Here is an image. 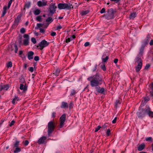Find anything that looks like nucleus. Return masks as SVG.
Instances as JSON below:
<instances>
[{
  "label": "nucleus",
  "instance_id": "obj_1",
  "mask_svg": "<svg viewBox=\"0 0 153 153\" xmlns=\"http://www.w3.org/2000/svg\"><path fill=\"white\" fill-rule=\"evenodd\" d=\"M88 81L90 82L92 87H95L97 92L101 94H104L105 91L103 88H101L99 85L102 83V78L98 73L94 75L91 76L87 78Z\"/></svg>",
  "mask_w": 153,
  "mask_h": 153
},
{
  "label": "nucleus",
  "instance_id": "obj_2",
  "mask_svg": "<svg viewBox=\"0 0 153 153\" xmlns=\"http://www.w3.org/2000/svg\"><path fill=\"white\" fill-rule=\"evenodd\" d=\"M137 114L140 118L142 119L147 115H149L151 117H153V112L151 111V108L149 106H146L141 109H139Z\"/></svg>",
  "mask_w": 153,
  "mask_h": 153
},
{
  "label": "nucleus",
  "instance_id": "obj_3",
  "mask_svg": "<svg viewBox=\"0 0 153 153\" xmlns=\"http://www.w3.org/2000/svg\"><path fill=\"white\" fill-rule=\"evenodd\" d=\"M144 50V47H142L140 50V51L135 59V64H137L138 65L135 68L136 71L138 72L141 69L142 66L143 61L141 58L143 55V53Z\"/></svg>",
  "mask_w": 153,
  "mask_h": 153
},
{
  "label": "nucleus",
  "instance_id": "obj_4",
  "mask_svg": "<svg viewBox=\"0 0 153 153\" xmlns=\"http://www.w3.org/2000/svg\"><path fill=\"white\" fill-rule=\"evenodd\" d=\"M57 123L54 121H50L48 125V136H50L54 131Z\"/></svg>",
  "mask_w": 153,
  "mask_h": 153
},
{
  "label": "nucleus",
  "instance_id": "obj_5",
  "mask_svg": "<svg viewBox=\"0 0 153 153\" xmlns=\"http://www.w3.org/2000/svg\"><path fill=\"white\" fill-rule=\"evenodd\" d=\"M107 12V13L104 15L106 19L109 20L114 18V11L113 8L108 9Z\"/></svg>",
  "mask_w": 153,
  "mask_h": 153
},
{
  "label": "nucleus",
  "instance_id": "obj_6",
  "mask_svg": "<svg viewBox=\"0 0 153 153\" xmlns=\"http://www.w3.org/2000/svg\"><path fill=\"white\" fill-rule=\"evenodd\" d=\"M72 5L70 3H59L57 5L58 8L60 10L67 9L70 10L71 8Z\"/></svg>",
  "mask_w": 153,
  "mask_h": 153
},
{
  "label": "nucleus",
  "instance_id": "obj_7",
  "mask_svg": "<svg viewBox=\"0 0 153 153\" xmlns=\"http://www.w3.org/2000/svg\"><path fill=\"white\" fill-rule=\"evenodd\" d=\"M49 43L45 40H42L41 42L36 46L37 48L39 50H42L44 48L47 46Z\"/></svg>",
  "mask_w": 153,
  "mask_h": 153
},
{
  "label": "nucleus",
  "instance_id": "obj_8",
  "mask_svg": "<svg viewBox=\"0 0 153 153\" xmlns=\"http://www.w3.org/2000/svg\"><path fill=\"white\" fill-rule=\"evenodd\" d=\"M56 8V6L55 5V4L51 3L49 6V9L50 14H48V16H52L55 13Z\"/></svg>",
  "mask_w": 153,
  "mask_h": 153
},
{
  "label": "nucleus",
  "instance_id": "obj_9",
  "mask_svg": "<svg viewBox=\"0 0 153 153\" xmlns=\"http://www.w3.org/2000/svg\"><path fill=\"white\" fill-rule=\"evenodd\" d=\"M25 39L23 40V45L25 46L29 45V36L28 34H25L23 36Z\"/></svg>",
  "mask_w": 153,
  "mask_h": 153
},
{
  "label": "nucleus",
  "instance_id": "obj_10",
  "mask_svg": "<svg viewBox=\"0 0 153 153\" xmlns=\"http://www.w3.org/2000/svg\"><path fill=\"white\" fill-rule=\"evenodd\" d=\"M66 115L65 114H63L60 118V124L59 125V128H61L64 125V123L65 120Z\"/></svg>",
  "mask_w": 153,
  "mask_h": 153
},
{
  "label": "nucleus",
  "instance_id": "obj_11",
  "mask_svg": "<svg viewBox=\"0 0 153 153\" xmlns=\"http://www.w3.org/2000/svg\"><path fill=\"white\" fill-rule=\"evenodd\" d=\"M47 1H44V0H42V1H38L37 4L38 7H41L47 5Z\"/></svg>",
  "mask_w": 153,
  "mask_h": 153
},
{
  "label": "nucleus",
  "instance_id": "obj_12",
  "mask_svg": "<svg viewBox=\"0 0 153 153\" xmlns=\"http://www.w3.org/2000/svg\"><path fill=\"white\" fill-rule=\"evenodd\" d=\"M21 16L20 15L18 16L17 18L15 19V20L14 22V25L17 26L19 24L21 20Z\"/></svg>",
  "mask_w": 153,
  "mask_h": 153
},
{
  "label": "nucleus",
  "instance_id": "obj_13",
  "mask_svg": "<svg viewBox=\"0 0 153 153\" xmlns=\"http://www.w3.org/2000/svg\"><path fill=\"white\" fill-rule=\"evenodd\" d=\"M46 139L47 138L46 137L44 136L42 137L39 139L37 142L39 144H42L44 142Z\"/></svg>",
  "mask_w": 153,
  "mask_h": 153
},
{
  "label": "nucleus",
  "instance_id": "obj_14",
  "mask_svg": "<svg viewBox=\"0 0 153 153\" xmlns=\"http://www.w3.org/2000/svg\"><path fill=\"white\" fill-rule=\"evenodd\" d=\"M34 54V53L32 51H30L27 53V57L29 60H31L33 59V56Z\"/></svg>",
  "mask_w": 153,
  "mask_h": 153
},
{
  "label": "nucleus",
  "instance_id": "obj_15",
  "mask_svg": "<svg viewBox=\"0 0 153 153\" xmlns=\"http://www.w3.org/2000/svg\"><path fill=\"white\" fill-rule=\"evenodd\" d=\"M8 9V8H7V6H4L3 9V11L2 12V14H1V16L3 17L5 15V14L7 13V10Z\"/></svg>",
  "mask_w": 153,
  "mask_h": 153
},
{
  "label": "nucleus",
  "instance_id": "obj_16",
  "mask_svg": "<svg viewBox=\"0 0 153 153\" xmlns=\"http://www.w3.org/2000/svg\"><path fill=\"white\" fill-rule=\"evenodd\" d=\"M60 107L62 108H68V105L67 102H62V105H61Z\"/></svg>",
  "mask_w": 153,
  "mask_h": 153
},
{
  "label": "nucleus",
  "instance_id": "obj_17",
  "mask_svg": "<svg viewBox=\"0 0 153 153\" xmlns=\"http://www.w3.org/2000/svg\"><path fill=\"white\" fill-rule=\"evenodd\" d=\"M145 146V144L143 143L139 146L138 147L137 149L139 151H142L144 149Z\"/></svg>",
  "mask_w": 153,
  "mask_h": 153
},
{
  "label": "nucleus",
  "instance_id": "obj_18",
  "mask_svg": "<svg viewBox=\"0 0 153 153\" xmlns=\"http://www.w3.org/2000/svg\"><path fill=\"white\" fill-rule=\"evenodd\" d=\"M19 88L21 90H23L24 91H26L27 89V88L26 85L24 86L22 84H20Z\"/></svg>",
  "mask_w": 153,
  "mask_h": 153
},
{
  "label": "nucleus",
  "instance_id": "obj_19",
  "mask_svg": "<svg viewBox=\"0 0 153 153\" xmlns=\"http://www.w3.org/2000/svg\"><path fill=\"white\" fill-rule=\"evenodd\" d=\"M19 100V98L17 96H15L12 101V103L13 104H15Z\"/></svg>",
  "mask_w": 153,
  "mask_h": 153
},
{
  "label": "nucleus",
  "instance_id": "obj_20",
  "mask_svg": "<svg viewBox=\"0 0 153 153\" xmlns=\"http://www.w3.org/2000/svg\"><path fill=\"white\" fill-rule=\"evenodd\" d=\"M41 10L39 9L35 10L34 11L33 13L35 15H38L41 13Z\"/></svg>",
  "mask_w": 153,
  "mask_h": 153
},
{
  "label": "nucleus",
  "instance_id": "obj_21",
  "mask_svg": "<svg viewBox=\"0 0 153 153\" xmlns=\"http://www.w3.org/2000/svg\"><path fill=\"white\" fill-rule=\"evenodd\" d=\"M136 16V13L135 12H133V13H131L130 16L129 18L130 19H133L134 18H135Z\"/></svg>",
  "mask_w": 153,
  "mask_h": 153
},
{
  "label": "nucleus",
  "instance_id": "obj_22",
  "mask_svg": "<svg viewBox=\"0 0 153 153\" xmlns=\"http://www.w3.org/2000/svg\"><path fill=\"white\" fill-rule=\"evenodd\" d=\"M150 39V35H148L145 39V44H147L149 42Z\"/></svg>",
  "mask_w": 153,
  "mask_h": 153
},
{
  "label": "nucleus",
  "instance_id": "obj_23",
  "mask_svg": "<svg viewBox=\"0 0 153 153\" xmlns=\"http://www.w3.org/2000/svg\"><path fill=\"white\" fill-rule=\"evenodd\" d=\"M31 5V3L30 2H26L25 5V7L27 8H29Z\"/></svg>",
  "mask_w": 153,
  "mask_h": 153
},
{
  "label": "nucleus",
  "instance_id": "obj_24",
  "mask_svg": "<svg viewBox=\"0 0 153 153\" xmlns=\"http://www.w3.org/2000/svg\"><path fill=\"white\" fill-rule=\"evenodd\" d=\"M53 20V19L51 17H48L46 19V22H50V23L52 22Z\"/></svg>",
  "mask_w": 153,
  "mask_h": 153
},
{
  "label": "nucleus",
  "instance_id": "obj_25",
  "mask_svg": "<svg viewBox=\"0 0 153 153\" xmlns=\"http://www.w3.org/2000/svg\"><path fill=\"white\" fill-rule=\"evenodd\" d=\"M7 67L8 68H11L12 66V63L11 62H9L6 64Z\"/></svg>",
  "mask_w": 153,
  "mask_h": 153
},
{
  "label": "nucleus",
  "instance_id": "obj_26",
  "mask_svg": "<svg viewBox=\"0 0 153 153\" xmlns=\"http://www.w3.org/2000/svg\"><path fill=\"white\" fill-rule=\"evenodd\" d=\"M59 70L58 69H57L56 70L53 74H54L56 76H58L59 73Z\"/></svg>",
  "mask_w": 153,
  "mask_h": 153
},
{
  "label": "nucleus",
  "instance_id": "obj_27",
  "mask_svg": "<svg viewBox=\"0 0 153 153\" xmlns=\"http://www.w3.org/2000/svg\"><path fill=\"white\" fill-rule=\"evenodd\" d=\"M76 93V91L74 89H73L71 91L70 95L71 96H72L75 94Z\"/></svg>",
  "mask_w": 153,
  "mask_h": 153
},
{
  "label": "nucleus",
  "instance_id": "obj_28",
  "mask_svg": "<svg viewBox=\"0 0 153 153\" xmlns=\"http://www.w3.org/2000/svg\"><path fill=\"white\" fill-rule=\"evenodd\" d=\"M21 151V149L19 147H16L15 150L13 151V152L14 153H17L20 152Z\"/></svg>",
  "mask_w": 153,
  "mask_h": 153
},
{
  "label": "nucleus",
  "instance_id": "obj_29",
  "mask_svg": "<svg viewBox=\"0 0 153 153\" xmlns=\"http://www.w3.org/2000/svg\"><path fill=\"white\" fill-rule=\"evenodd\" d=\"M108 59V56H106L105 58H102V62H106Z\"/></svg>",
  "mask_w": 153,
  "mask_h": 153
},
{
  "label": "nucleus",
  "instance_id": "obj_30",
  "mask_svg": "<svg viewBox=\"0 0 153 153\" xmlns=\"http://www.w3.org/2000/svg\"><path fill=\"white\" fill-rule=\"evenodd\" d=\"M89 13V11L88 10H85L82 11L81 13V14L82 16L85 15Z\"/></svg>",
  "mask_w": 153,
  "mask_h": 153
},
{
  "label": "nucleus",
  "instance_id": "obj_31",
  "mask_svg": "<svg viewBox=\"0 0 153 153\" xmlns=\"http://www.w3.org/2000/svg\"><path fill=\"white\" fill-rule=\"evenodd\" d=\"M2 88H3L4 89H5L6 90L8 89L9 88V86L8 85H2Z\"/></svg>",
  "mask_w": 153,
  "mask_h": 153
},
{
  "label": "nucleus",
  "instance_id": "obj_32",
  "mask_svg": "<svg viewBox=\"0 0 153 153\" xmlns=\"http://www.w3.org/2000/svg\"><path fill=\"white\" fill-rule=\"evenodd\" d=\"M101 68L104 71L106 70V67L105 65L104 64L100 66Z\"/></svg>",
  "mask_w": 153,
  "mask_h": 153
},
{
  "label": "nucleus",
  "instance_id": "obj_33",
  "mask_svg": "<svg viewBox=\"0 0 153 153\" xmlns=\"http://www.w3.org/2000/svg\"><path fill=\"white\" fill-rule=\"evenodd\" d=\"M36 20L39 22L42 21V16H38L36 17Z\"/></svg>",
  "mask_w": 153,
  "mask_h": 153
},
{
  "label": "nucleus",
  "instance_id": "obj_34",
  "mask_svg": "<svg viewBox=\"0 0 153 153\" xmlns=\"http://www.w3.org/2000/svg\"><path fill=\"white\" fill-rule=\"evenodd\" d=\"M149 91L150 93V97L153 98V89H149Z\"/></svg>",
  "mask_w": 153,
  "mask_h": 153
},
{
  "label": "nucleus",
  "instance_id": "obj_35",
  "mask_svg": "<svg viewBox=\"0 0 153 153\" xmlns=\"http://www.w3.org/2000/svg\"><path fill=\"white\" fill-rule=\"evenodd\" d=\"M26 31L24 27H22L20 29V32L21 33H24Z\"/></svg>",
  "mask_w": 153,
  "mask_h": 153
},
{
  "label": "nucleus",
  "instance_id": "obj_36",
  "mask_svg": "<svg viewBox=\"0 0 153 153\" xmlns=\"http://www.w3.org/2000/svg\"><path fill=\"white\" fill-rule=\"evenodd\" d=\"M14 52L15 53H17L18 51V47L17 45H15L14 46Z\"/></svg>",
  "mask_w": 153,
  "mask_h": 153
},
{
  "label": "nucleus",
  "instance_id": "obj_37",
  "mask_svg": "<svg viewBox=\"0 0 153 153\" xmlns=\"http://www.w3.org/2000/svg\"><path fill=\"white\" fill-rule=\"evenodd\" d=\"M144 102L146 103L150 100V98L148 97H146L144 98Z\"/></svg>",
  "mask_w": 153,
  "mask_h": 153
},
{
  "label": "nucleus",
  "instance_id": "obj_38",
  "mask_svg": "<svg viewBox=\"0 0 153 153\" xmlns=\"http://www.w3.org/2000/svg\"><path fill=\"white\" fill-rule=\"evenodd\" d=\"M12 0H10L8 4L7 8L9 9L10 6V5L12 3Z\"/></svg>",
  "mask_w": 153,
  "mask_h": 153
},
{
  "label": "nucleus",
  "instance_id": "obj_39",
  "mask_svg": "<svg viewBox=\"0 0 153 153\" xmlns=\"http://www.w3.org/2000/svg\"><path fill=\"white\" fill-rule=\"evenodd\" d=\"M62 28V26L61 25H58L56 27V29H55V30H59Z\"/></svg>",
  "mask_w": 153,
  "mask_h": 153
},
{
  "label": "nucleus",
  "instance_id": "obj_40",
  "mask_svg": "<svg viewBox=\"0 0 153 153\" xmlns=\"http://www.w3.org/2000/svg\"><path fill=\"white\" fill-rule=\"evenodd\" d=\"M146 140L147 141H150L151 142L152 141V138L151 137H148L146 138Z\"/></svg>",
  "mask_w": 153,
  "mask_h": 153
},
{
  "label": "nucleus",
  "instance_id": "obj_41",
  "mask_svg": "<svg viewBox=\"0 0 153 153\" xmlns=\"http://www.w3.org/2000/svg\"><path fill=\"white\" fill-rule=\"evenodd\" d=\"M19 141H16L15 143L14 144V146L16 147H18L19 144Z\"/></svg>",
  "mask_w": 153,
  "mask_h": 153
},
{
  "label": "nucleus",
  "instance_id": "obj_42",
  "mask_svg": "<svg viewBox=\"0 0 153 153\" xmlns=\"http://www.w3.org/2000/svg\"><path fill=\"white\" fill-rule=\"evenodd\" d=\"M101 128V127L100 126H97V127L95 128V132H97L100 129V128Z\"/></svg>",
  "mask_w": 153,
  "mask_h": 153
},
{
  "label": "nucleus",
  "instance_id": "obj_43",
  "mask_svg": "<svg viewBox=\"0 0 153 153\" xmlns=\"http://www.w3.org/2000/svg\"><path fill=\"white\" fill-rule=\"evenodd\" d=\"M73 106V102H70L69 105V108L70 109L72 108Z\"/></svg>",
  "mask_w": 153,
  "mask_h": 153
},
{
  "label": "nucleus",
  "instance_id": "obj_44",
  "mask_svg": "<svg viewBox=\"0 0 153 153\" xmlns=\"http://www.w3.org/2000/svg\"><path fill=\"white\" fill-rule=\"evenodd\" d=\"M15 123V121H14V120H12L11 122L9 124V126H10V127H11L12 126H13V125H14V124Z\"/></svg>",
  "mask_w": 153,
  "mask_h": 153
},
{
  "label": "nucleus",
  "instance_id": "obj_45",
  "mask_svg": "<svg viewBox=\"0 0 153 153\" xmlns=\"http://www.w3.org/2000/svg\"><path fill=\"white\" fill-rule=\"evenodd\" d=\"M31 42L35 44L36 42V41L35 39L33 37L31 39Z\"/></svg>",
  "mask_w": 153,
  "mask_h": 153
},
{
  "label": "nucleus",
  "instance_id": "obj_46",
  "mask_svg": "<svg viewBox=\"0 0 153 153\" xmlns=\"http://www.w3.org/2000/svg\"><path fill=\"white\" fill-rule=\"evenodd\" d=\"M110 130L109 129H108L106 132V135L107 136H108L110 135Z\"/></svg>",
  "mask_w": 153,
  "mask_h": 153
},
{
  "label": "nucleus",
  "instance_id": "obj_47",
  "mask_svg": "<svg viewBox=\"0 0 153 153\" xmlns=\"http://www.w3.org/2000/svg\"><path fill=\"white\" fill-rule=\"evenodd\" d=\"M105 9L104 8H102L101 10L100 13H105Z\"/></svg>",
  "mask_w": 153,
  "mask_h": 153
},
{
  "label": "nucleus",
  "instance_id": "obj_48",
  "mask_svg": "<svg viewBox=\"0 0 153 153\" xmlns=\"http://www.w3.org/2000/svg\"><path fill=\"white\" fill-rule=\"evenodd\" d=\"M51 35L52 36H55L56 35V33L54 32H52L51 33Z\"/></svg>",
  "mask_w": 153,
  "mask_h": 153
},
{
  "label": "nucleus",
  "instance_id": "obj_49",
  "mask_svg": "<svg viewBox=\"0 0 153 153\" xmlns=\"http://www.w3.org/2000/svg\"><path fill=\"white\" fill-rule=\"evenodd\" d=\"M28 69H29V71H30L32 72H33L34 71V69H33V67H30L29 68H28Z\"/></svg>",
  "mask_w": 153,
  "mask_h": 153
},
{
  "label": "nucleus",
  "instance_id": "obj_50",
  "mask_svg": "<svg viewBox=\"0 0 153 153\" xmlns=\"http://www.w3.org/2000/svg\"><path fill=\"white\" fill-rule=\"evenodd\" d=\"M29 143V141L27 140H25L24 142V145L25 146H27Z\"/></svg>",
  "mask_w": 153,
  "mask_h": 153
},
{
  "label": "nucleus",
  "instance_id": "obj_51",
  "mask_svg": "<svg viewBox=\"0 0 153 153\" xmlns=\"http://www.w3.org/2000/svg\"><path fill=\"white\" fill-rule=\"evenodd\" d=\"M40 32L41 33H44L45 32V30L43 28H40L39 29Z\"/></svg>",
  "mask_w": 153,
  "mask_h": 153
},
{
  "label": "nucleus",
  "instance_id": "obj_52",
  "mask_svg": "<svg viewBox=\"0 0 153 153\" xmlns=\"http://www.w3.org/2000/svg\"><path fill=\"white\" fill-rule=\"evenodd\" d=\"M97 64H96L95 65L94 68V69L93 70V72H94L96 70L97 68Z\"/></svg>",
  "mask_w": 153,
  "mask_h": 153
},
{
  "label": "nucleus",
  "instance_id": "obj_53",
  "mask_svg": "<svg viewBox=\"0 0 153 153\" xmlns=\"http://www.w3.org/2000/svg\"><path fill=\"white\" fill-rule=\"evenodd\" d=\"M34 59L36 61H38L39 60V57L38 56H35L34 58Z\"/></svg>",
  "mask_w": 153,
  "mask_h": 153
},
{
  "label": "nucleus",
  "instance_id": "obj_54",
  "mask_svg": "<svg viewBox=\"0 0 153 153\" xmlns=\"http://www.w3.org/2000/svg\"><path fill=\"white\" fill-rule=\"evenodd\" d=\"M150 66V65L149 64H147L145 68V69H148Z\"/></svg>",
  "mask_w": 153,
  "mask_h": 153
},
{
  "label": "nucleus",
  "instance_id": "obj_55",
  "mask_svg": "<svg viewBox=\"0 0 153 153\" xmlns=\"http://www.w3.org/2000/svg\"><path fill=\"white\" fill-rule=\"evenodd\" d=\"M71 40H72L71 39V38H68V39H66L65 42L66 43H68V42H70Z\"/></svg>",
  "mask_w": 153,
  "mask_h": 153
},
{
  "label": "nucleus",
  "instance_id": "obj_56",
  "mask_svg": "<svg viewBox=\"0 0 153 153\" xmlns=\"http://www.w3.org/2000/svg\"><path fill=\"white\" fill-rule=\"evenodd\" d=\"M90 45L89 42H86L84 44V46L85 47H87L89 45Z\"/></svg>",
  "mask_w": 153,
  "mask_h": 153
},
{
  "label": "nucleus",
  "instance_id": "obj_57",
  "mask_svg": "<svg viewBox=\"0 0 153 153\" xmlns=\"http://www.w3.org/2000/svg\"><path fill=\"white\" fill-rule=\"evenodd\" d=\"M117 119V117H115L114 120L112 121V123L113 124H114L116 123V120Z\"/></svg>",
  "mask_w": 153,
  "mask_h": 153
},
{
  "label": "nucleus",
  "instance_id": "obj_58",
  "mask_svg": "<svg viewBox=\"0 0 153 153\" xmlns=\"http://www.w3.org/2000/svg\"><path fill=\"white\" fill-rule=\"evenodd\" d=\"M56 113L54 112H53L52 113V117L53 118H54L56 116Z\"/></svg>",
  "mask_w": 153,
  "mask_h": 153
},
{
  "label": "nucleus",
  "instance_id": "obj_59",
  "mask_svg": "<svg viewBox=\"0 0 153 153\" xmlns=\"http://www.w3.org/2000/svg\"><path fill=\"white\" fill-rule=\"evenodd\" d=\"M120 1V0H111V1H114L115 3H117Z\"/></svg>",
  "mask_w": 153,
  "mask_h": 153
},
{
  "label": "nucleus",
  "instance_id": "obj_60",
  "mask_svg": "<svg viewBox=\"0 0 153 153\" xmlns=\"http://www.w3.org/2000/svg\"><path fill=\"white\" fill-rule=\"evenodd\" d=\"M106 124H105L102 126V127L103 129H105L107 126Z\"/></svg>",
  "mask_w": 153,
  "mask_h": 153
},
{
  "label": "nucleus",
  "instance_id": "obj_61",
  "mask_svg": "<svg viewBox=\"0 0 153 153\" xmlns=\"http://www.w3.org/2000/svg\"><path fill=\"white\" fill-rule=\"evenodd\" d=\"M120 101L119 100H117L116 101L115 104L116 105H117L118 104H120Z\"/></svg>",
  "mask_w": 153,
  "mask_h": 153
},
{
  "label": "nucleus",
  "instance_id": "obj_62",
  "mask_svg": "<svg viewBox=\"0 0 153 153\" xmlns=\"http://www.w3.org/2000/svg\"><path fill=\"white\" fill-rule=\"evenodd\" d=\"M75 38H76V36L74 35H72L71 36V38H72V39H71L72 40H73V39H75Z\"/></svg>",
  "mask_w": 153,
  "mask_h": 153
},
{
  "label": "nucleus",
  "instance_id": "obj_63",
  "mask_svg": "<svg viewBox=\"0 0 153 153\" xmlns=\"http://www.w3.org/2000/svg\"><path fill=\"white\" fill-rule=\"evenodd\" d=\"M149 44L150 45H153V40L152 39L151 40L150 43Z\"/></svg>",
  "mask_w": 153,
  "mask_h": 153
},
{
  "label": "nucleus",
  "instance_id": "obj_64",
  "mask_svg": "<svg viewBox=\"0 0 153 153\" xmlns=\"http://www.w3.org/2000/svg\"><path fill=\"white\" fill-rule=\"evenodd\" d=\"M150 89H153V82L152 83L151 85H150Z\"/></svg>",
  "mask_w": 153,
  "mask_h": 153
}]
</instances>
